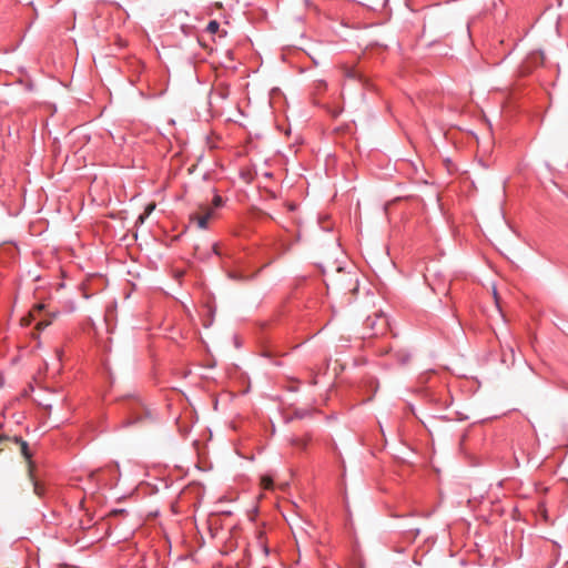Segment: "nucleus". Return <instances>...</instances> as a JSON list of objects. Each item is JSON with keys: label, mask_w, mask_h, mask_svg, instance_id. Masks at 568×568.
Here are the masks:
<instances>
[{"label": "nucleus", "mask_w": 568, "mask_h": 568, "mask_svg": "<svg viewBox=\"0 0 568 568\" xmlns=\"http://www.w3.org/2000/svg\"><path fill=\"white\" fill-rule=\"evenodd\" d=\"M387 318L382 313H375L373 316H368L364 322L363 337H375L379 334H384L387 331Z\"/></svg>", "instance_id": "obj_1"}, {"label": "nucleus", "mask_w": 568, "mask_h": 568, "mask_svg": "<svg viewBox=\"0 0 568 568\" xmlns=\"http://www.w3.org/2000/svg\"><path fill=\"white\" fill-rule=\"evenodd\" d=\"M213 216V209L206 204H200L197 211L191 214V222H195L200 229H206L209 220Z\"/></svg>", "instance_id": "obj_2"}, {"label": "nucleus", "mask_w": 568, "mask_h": 568, "mask_svg": "<svg viewBox=\"0 0 568 568\" xmlns=\"http://www.w3.org/2000/svg\"><path fill=\"white\" fill-rule=\"evenodd\" d=\"M12 443H14L16 445L19 446L20 448V452L21 454L24 456L26 459H29L30 458V452H29V447H28V443L24 442L23 439L19 438V437H14L12 438L11 440Z\"/></svg>", "instance_id": "obj_3"}, {"label": "nucleus", "mask_w": 568, "mask_h": 568, "mask_svg": "<svg viewBox=\"0 0 568 568\" xmlns=\"http://www.w3.org/2000/svg\"><path fill=\"white\" fill-rule=\"evenodd\" d=\"M44 305L43 304H38L37 306L33 307V310L30 312V317L28 318H22V324L23 325H29L31 323V320H34L36 318V315L41 312L43 310Z\"/></svg>", "instance_id": "obj_4"}, {"label": "nucleus", "mask_w": 568, "mask_h": 568, "mask_svg": "<svg viewBox=\"0 0 568 568\" xmlns=\"http://www.w3.org/2000/svg\"><path fill=\"white\" fill-rule=\"evenodd\" d=\"M342 71H343L344 75L348 79H357L359 77L357 71L354 69V67H351V65L344 64L342 67Z\"/></svg>", "instance_id": "obj_5"}, {"label": "nucleus", "mask_w": 568, "mask_h": 568, "mask_svg": "<svg viewBox=\"0 0 568 568\" xmlns=\"http://www.w3.org/2000/svg\"><path fill=\"white\" fill-rule=\"evenodd\" d=\"M154 209H155V203H149L145 206L144 213L139 216L138 223H140V224L144 223L145 219L154 211Z\"/></svg>", "instance_id": "obj_6"}, {"label": "nucleus", "mask_w": 568, "mask_h": 568, "mask_svg": "<svg viewBox=\"0 0 568 568\" xmlns=\"http://www.w3.org/2000/svg\"><path fill=\"white\" fill-rule=\"evenodd\" d=\"M219 29H220V24L215 20L210 21L207 27H206L207 32H210L212 34L216 33L219 31Z\"/></svg>", "instance_id": "obj_7"}, {"label": "nucleus", "mask_w": 568, "mask_h": 568, "mask_svg": "<svg viewBox=\"0 0 568 568\" xmlns=\"http://www.w3.org/2000/svg\"><path fill=\"white\" fill-rule=\"evenodd\" d=\"M261 483L265 489H271L273 487V480L268 476H263Z\"/></svg>", "instance_id": "obj_8"}, {"label": "nucleus", "mask_w": 568, "mask_h": 568, "mask_svg": "<svg viewBox=\"0 0 568 568\" xmlns=\"http://www.w3.org/2000/svg\"><path fill=\"white\" fill-rule=\"evenodd\" d=\"M292 444L297 446V447H301V448H304L307 444V439H303V438H295L292 440Z\"/></svg>", "instance_id": "obj_9"}, {"label": "nucleus", "mask_w": 568, "mask_h": 568, "mask_svg": "<svg viewBox=\"0 0 568 568\" xmlns=\"http://www.w3.org/2000/svg\"><path fill=\"white\" fill-rule=\"evenodd\" d=\"M50 324H51V322H50V321H48V320H42V321H39V322L37 323L36 328H37L38 331H41V329L45 328L47 326H49Z\"/></svg>", "instance_id": "obj_10"}, {"label": "nucleus", "mask_w": 568, "mask_h": 568, "mask_svg": "<svg viewBox=\"0 0 568 568\" xmlns=\"http://www.w3.org/2000/svg\"><path fill=\"white\" fill-rule=\"evenodd\" d=\"M223 204V200L220 195H215L213 199V206L219 207Z\"/></svg>", "instance_id": "obj_11"}, {"label": "nucleus", "mask_w": 568, "mask_h": 568, "mask_svg": "<svg viewBox=\"0 0 568 568\" xmlns=\"http://www.w3.org/2000/svg\"><path fill=\"white\" fill-rule=\"evenodd\" d=\"M493 295H494V300H495L496 306L498 307L499 311H501V308H500V298L498 296V293H497L496 288L493 290Z\"/></svg>", "instance_id": "obj_12"}, {"label": "nucleus", "mask_w": 568, "mask_h": 568, "mask_svg": "<svg viewBox=\"0 0 568 568\" xmlns=\"http://www.w3.org/2000/svg\"><path fill=\"white\" fill-rule=\"evenodd\" d=\"M11 440H12V438L0 435V444H2L3 442H11Z\"/></svg>", "instance_id": "obj_13"}, {"label": "nucleus", "mask_w": 568, "mask_h": 568, "mask_svg": "<svg viewBox=\"0 0 568 568\" xmlns=\"http://www.w3.org/2000/svg\"><path fill=\"white\" fill-rule=\"evenodd\" d=\"M287 207H288V210H290V211H294V210H295V205H294V204H292V203H291V204H288V205H287Z\"/></svg>", "instance_id": "obj_14"}, {"label": "nucleus", "mask_w": 568, "mask_h": 568, "mask_svg": "<svg viewBox=\"0 0 568 568\" xmlns=\"http://www.w3.org/2000/svg\"><path fill=\"white\" fill-rule=\"evenodd\" d=\"M539 57H540V60L542 61L544 60V53L540 51L538 52Z\"/></svg>", "instance_id": "obj_15"}]
</instances>
